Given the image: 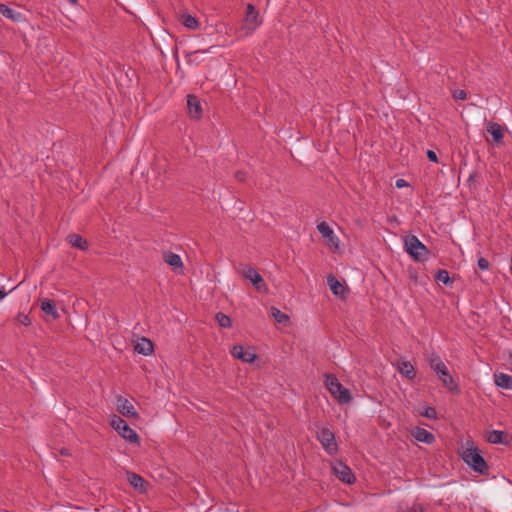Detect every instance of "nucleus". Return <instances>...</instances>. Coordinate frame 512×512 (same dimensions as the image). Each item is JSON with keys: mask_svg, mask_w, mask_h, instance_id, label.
Listing matches in <instances>:
<instances>
[{"mask_svg": "<svg viewBox=\"0 0 512 512\" xmlns=\"http://www.w3.org/2000/svg\"><path fill=\"white\" fill-rule=\"evenodd\" d=\"M489 261L484 258V257H480L477 261V266L479 267V269L481 270H488L489 268Z\"/></svg>", "mask_w": 512, "mask_h": 512, "instance_id": "473e14b6", "label": "nucleus"}, {"mask_svg": "<svg viewBox=\"0 0 512 512\" xmlns=\"http://www.w3.org/2000/svg\"><path fill=\"white\" fill-rule=\"evenodd\" d=\"M466 96H467L466 92L461 89H457L453 92V97L456 100H465Z\"/></svg>", "mask_w": 512, "mask_h": 512, "instance_id": "f704fd0d", "label": "nucleus"}, {"mask_svg": "<svg viewBox=\"0 0 512 512\" xmlns=\"http://www.w3.org/2000/svg\"><path fill=\"white\" fill-rule=\"evenodd\" d=\"M435 280L447 286H452L453 279L450 277L449 272L444 269H439L435 274Z\"/></svg>", "mask_w": 512, "mask_h": 512, "instance_id": "a878e982", "label": "nucleus"}, {"mask_svg": "<svg viewBox=\"0 0 512 512\" xmlns=\"http://www.w3.org/2000/svg\"><path fill=\"white\" fill-rule=\"evenodd\" d=\"M61 454H62V455H68V451H67V449H65V448H64V449H62V450H61Z\"/></svg>", "mask_w": 512, "mask_h": 512, "instance_id": "a19ab883", "label": "nucleus"}, {"mask_svg": "<svg viewBox=\"0 0 512 512\" xmlns=\"http://www.w3.org/2000/svg\"><path fill=\"white\" fill-rule=\"evenodd\" d=\"M231 354L234 358L240 359L245 363H252L257 357L252 348L248 347L245 349L242 345H234L232 347Z\"/></svg>", "mask_w": 512, "mask_h": 512, "instance_id": "9d476101", "label": "nucleus"}, {"mask_svg": "<svg viewBox=\"0 0 512 512\" xmlns=\"http://www.w3.org/2000/svg\"><path fill=\"white\" fill-rule=\"evenodd\" d=\"M187 109L190 118L200 119L202 116L201 103L197 96L189 94L187 95Z\"/></svg>", "mask_w": 512, "mask_h": 512, "instance_id": "f8f14e48", "label": "nucleus"}, {"mask_svg": "<svg viewBox=\"0 0 512 512\" xmlns=\"http://www.w3.org/2000/svg\"><path fill=\"white\" fill-rule=\"evenodd\" d=\"M164 262L171 266L175 271L183 268V262L178 254L169 252L164 254Z\"/></svg>", "mask_w": 512, "mask_h": 512, "instance_id": "412c9836", "label": "nucleus"}, {"mask_svg": "<svg viewBox=\"0 0 512 512\" xmlns=\"http://www.w3.org/2000/svg\"><path fill=\"white\" fill-rule=\"evenodd\" d=\"M110 425L117 433L130 443L139 444L140 438L135 430H133L128 423L121 417L114 415L110 421Z\"/></svg>", "mask_w": 512, "mask_h": 512, "instance_id": "39448f33", "label": "nucleus"}, {"mask_svg": "<svg viewBox=\"0 0 512 512\" xmlns=\"http://www.w3.org/2000/svg\"><path fill=\"white\" fill-rule=\"evenodd\" d=\"M67 241L71 246L78 248L82 251L87 250L89 247L88 241L82 236L75 233L69 234L67 236Z\"/></svg>", "mask_w": 512, "mask_h": 512, "instance_id": "6ab92c4d", "label": "nucleus"}, {"mask_svg": "<svg viewBox=\"0 0 512 512\" xmlns=\"http://www.w3.org/2000/svg\"><path fill=\"white\" fill-rule=\"evenodd\" d=\"M461 457L463 461L475 472L481 475L489 474V467L477 447H470L463 450Z\"/></svg>", "mask_w": 512, "mask_h": 512, "instance_id": "f03ea898", "label": "nucleus"}, {"mask_svg": "<svg viewBox=\"0 0 512 512\" xmlns=\"http://www.w3.org/2000/svg\"><path fill=\"white\" fill-rule=\"evenodd\" d=\"M258 12L255 10L254 5L248 4L246 7L245 20L249 24V27L255 29L257 26Z\"/></svg>", "mask_w": 512, "mask_h": 512, "instance_id": "393cba45", "label": "nucleus"}, {"mask_svg": "<svg viewBox=\"0 0 512 512\" xmlns=\"http://www.w3.org/2000/svg\"><path fill=\"white\" fill-rule=\"evenodd\" d=\"M327 283L335 296L341 298L345 297L344 294L347 292V288L342 283H340L334 275H329L327 277Z\"/></svg>", "mask_w": 512, "mask_h": 512, "instance_id": "f3484780", "label": "nucleus"}, {"mask_svg": "<svg viewBox=\"0 0 512 512\" xmlns=\"http://www.w3.org/2000/svg\"><path fill=\"white\" fill-rule=\"evenodd\" d=\"M486 439L491 444H502L508 446L512 442V434L506 431L492 430L487 433Z\"/></svg>", "mask_w": 512, "mask_h": 512, "instance_id": "9b49d317", "label": "nucleus"}, {"mask_svg": "<svg viewBox=\"0 0 512 512\" xmlns=\"http://www.w3.org/2000/svg\"><path fill=\"white\" fill-rule=\"evenodd\" d=\"M332 470L336 477L346 484H353L356 480L351 468L341 461H337Z\"/></svg>", "mask_w": 512, "mask_h": 512, "instance_id": "6e6552de", "label": "nucleus"}, {"mask_svg": "<svg viewBox=\"0 0 512 512\" xmlns=\"http://www.w3.org/2000/svg\"><path fill=\"white\" fill-rule=\"evenodd\" d=\"M398 512H425V509L420 503L414 502L411 505L401 503L398 506Z\"/></svg>", "mask_w": 512, "mask_h": 512, "instance_id": "cd10ccee", "label": "nucleus"}, {"mask_svg": "<svg viewBox=\"0 0 512 512\" xmlns=\"http://www.w3.org/2000/svg\"><path fill=\"white\" fill-rule=\"evenodd\" d=\"M511 272H512V254H511Z\"/></svg>", "mask_w": 512, "mask_h": 512, "instance_id": "79ce46f5", "label": "nucleus"}, {"mask_svg": "<svg viewBox=\"0 0 512 512\" xmlns=\"http://www.w3.org/2000/svg\"><path fill=\"white\" fill-rule=\"evenodd\" d=\"M495 385L502 389H512V376L506 373L494 375Z\"/></svg>", "mask_w": 512, "mask_h": 512, "instance_id": "4be33fe9", "label": "nucleus"}, {"mask_svg": "<svg viewBox=\"0 0 512 512\" xmlns=\"http://www.w3.org/2000/svg\"><path fill=\"white\" fill-rule=\"evenodd\" d=\"M6 295H7V293L4 291L3 288H1L0 289V300H2Z\"/></svg>", "mask_w": 512, "mask_h": 512, "instance_id": "58836bf2", "label": "nucleus"}, {"mask_svg": "<svg viewBox=\"0 0 512 512\" xmlns=\"http://www.w3.org/2000/svg\"><path fill=\"white\" fill-rule=\"evenodd\" d=\"M414 437L417 441L426 444H432L435 441V436L424 428H417Z\"/></svg>", "mask_w": 512, "mask_h": 512, "instance_id": "5701e85b", "label": "nucleus"}, {"mask_svg": "<svg viewBox=\"0 0 512 512\" xmlns=\"http://www.w3.org/2000/svg\"><path fill=\"white\" fill-rule=\"evenodd\" d=\"M234 176L238 182H244L247 179V173L243 170L237 171Z\"/></svg>", "mask_w": 512, "mask_h": 512, "instance_id": "c9c22d12", "label": "nucleus"}, {"mask_svg": "<svg viewBox=\"0 0 512 512\" xmlns=\"http://www.w3.org/2000/svg\"><path fill=\"white\" fill-rule=\"evenodd\" d=\"M215 319L221 328H230L232 326L231 318L222 312H218L215 315Z\"/></svg>", "mask_w": 512, "mask_h": 512, "instance_id": "c85d7f7f", "label": "nucleus"}, {"mask_svg": "<svg viewBox=\"0 0 512 512\" xmlns=\"http://www.w3.org/2000/svg\"><path fill=\"white\" fill-rule=\"evenodd\" d=\"M134 350L139 354L149 356L154 352V345L150 339L142 337L135 344Z\"/></svg>", "mask_w": 512, "mask_h": 512, "instance_id": "2eb2a0df", "label": "nucleus"}, {"mask_svg": "<svg viewBox=\"0 0 512 512\" xmlns=\"http://www.w3.org/2000/svg\"><path fill=\"white\" fill-rule=\"evenodd\" d=\"M127 480L129 484L136 490L143 492L146 487V481L135 472H127Z\"/></svg>", "mask_w": 512, "mask_h": 512, "instance_id": "a211bd4d", "label": "nucleus"}, {"mask_svg": "<svg viewBox=\"0 0 512 512\" xmlns=\"http://www.w3.org/2000/svg\"><path fill=\"white\" fill-rule=\"evenodd\" d=\"M41 310L52 319L56 320L60 317L55 302L49 298H43L39 300Z\"/></svg>", "mask_w": 512, "mask_h": 512, "instance_id": "dca6fc26", "label": "nucleus"}, {"mask_svg": "<svg viewBox=\"0 0 512 512\" xmlns=\"http://www.w3.org/2000/svg\"><path fill=\"white\" fill-rule=\"evenodd\" d=\"M431 369L438 375L442 384L447 387L451 392H459V387L454 381L453 377L448 371L447 366L442 361L439 355H432L429 361Z\"/></svg>", "mask_w": 512, "mask_h": 512, "instance_id": "f257e3e1", "label": "nucleus"}, {"mask_svg": "<svg viewBox=\"0 0 512 512\" xmlns=\"http://www.w3.org/2000/svg\"><path fill=\"white\" fill-rule=\"evenodd\" d=\"M325 385L339 403L348 404L352 400L350 391L339 382L336 376L327 374L325 376Z\"/></svg>", "mask_w": 512, "mask_h": 512, "instance_id": "20e7f679", "label": "nucleus"}, {"mask_svg": "<svg viewBox=\"0 0 512 512\" xmlns=\"http://www.w3.org/2000/svg\"><path fill=\"white\" fill-rule=\"evenodd\" d=\"M211 48H213V46H211L210 48H208V49H206V50H196V51H192V52L188 53V54L186 55L187 62H188L189 64H196V65H198V64L201 62V60H200V59H199V57H198V54H199V53H206V52H208Z\"/></svg>", "mask_w": 512, "mask_h": 512, "instance_id": "7c9ffc66", "label": "nucleus"}, {"mask_svg": "<svg viewBox=\"0 0 512 512\" xmlns=\"http://www.w3.org/2000/svg\"><path fill=\"white\" fill-rule=\"evenodd\" d=\"M0 13L12 20V21H20L22 19V14L18 11H15L14 9L8 7L7 5L3 4V3H0Z\"/></svg>", "mask_w": 512, "mask_h": 512, "instance_id": "b1692460", "label": "nucleus"}, {"mask_svg": "<svg viewBox=\"0 0 512 512\" xmlns=\"http://www.w3.org/2000/svg\"><path fill=\"white\" fill-rule=\"evenodd\" d=\"M404 245L407 254L415 261L423 262L428 259L429 249L415 235L406 236Z\"/></svg>", "mask_w": 512, "mask_h": 512, "instance_id": "7ed1b4c3", "label": "nucleus"}, {"mask_svg": "<svg viewBox=\"0 0 512 512\" xmlns=\"http://www.w3.org/2000/svg\"><path fill=\"white\" fill-rule=\"evenodd\" d=\"M421 415L426 418H429V419H436L437 412L434 407L428 406V407H425L423 412H421Z\"/></svg>", "mask_w": 512, "mask_h": 512, "instance_id": "2f4dec72", "label": "nucleus"}, {"mask_svg": "<svg viewBox=\"0 0 512 512\" xmlns=\"http://www.w3.org/2000/svg\"><path fill=\"white\" fill-rule=\"evenodd\" d=\"M426 155H427V158L429 159V161L434 162V163L438 162L437 154L433 150H428L426 152Z\"/></svg>", "mask_w": 512, "mask_h": 512, "instance_id": "e433bc0d", "label": "nucleus"}, {"mask_svg": "<svg viewBox=\"0 0 512 512\" xmlns=\"http://www.w3.org/2000/svg\"><path fill=\"white\" fill-rule=\"evenodd\" d=\"M68 2L72 5H77L78 4V0H68Z\"/></svg>", "mask_w": 512, "mask_h": 512, "instance_id": "ea45409f", "label": "nucleus"}, {"mask_svg": "<svg viewBox=\"0 0 512 512\" xmlns=\"http://www.w3.org/2000/svg\"><path fill=\"white\" fill-rule=\"evenodd\" d=\"M399 373L409 380H413L416 377V370L414 366L408 361H402L398 364Z\"/></svg>", "mask_w": 512, "mask_h": 512, "instance_id": "aec40b11", "label": "nucleus"}, {"mask_svg": "<svg viewBox=\"0 0 512 512\" xmlns=\"http://www.w3.org/2000/svg\"><path fill=\"white\" fill-rule=\"evenodd\" d=\"M117 411L125 417L138 418L139 414L134 408L133 404L123 396L116 397Z\"/></svg>", "mask_w": 512, "mask_h": 512, "instance_id": "1a4fd4ad", "label": "nucleus"}, {"mask_svg": "<svg viewBox=\"0 0 512 512\" xmlns=\"http://www.w3.org/2000/svg\"><path fill=\"white\" fill-rule=\"evenodd\" d=\"M271 314H272L274 320L277 323L285 324V323H287L289 321L288 315L283 313L282 311H280L277 308L272 307L271 308Z\"/></svg>", "mask_w": 512, "mask_h": 512, "instance_id": "c756f323", "label": "nucleus"}, {"mask_svg": "<svg viewBox=\"0 0 512 512\" xmlns=\"http://www.w3.org/2000/svg\"><path fill=\"white\" fill-rule=\"evenodd\" d=\"M181 23L190 30H196L199 27L198 20L190 14H183L181 16Z\"/></svg>", "mask_w": 512, "mask_h": 512, "instance_id": "bb28decb", "label": "nucleus"}, {"mask_svg": "<svg viewBox=\"0 0 512 512\" xmlns=\"http://www.w3.org/2000/svg\"><path fill=\"white\" fill-rule=\"evenodd\" d=\"M397 188H403L405 186H408V183L404 179H398L395 183Z\"/></svg>", "mask_w": 512, "mask_h": 512, "instance_id": "4c0bfd02", "label": "nucleus"}, {"mask_svg": "<svg viewBox=\"0 0 512 512\" xmlns=\"http://www.w3.org/2000/svg\"><path fill=\"white\" fill-rule=\"evenodd\" d=\"M17 318H18V321L25 326H28L31 324V319H30L29 315H27V314L19 313Z\"/></svg>", "mask_w": 512, "mask_h": 512, "instance_id": "72a5a7b5", "label": "nucleus"}, {"mask_svg": "<svg viewBox=\"0 0 512 512\" xmlns=\"http://www.w3.org/2000/svg\"><path fill=\"white\" fill-rule=\"evenodd\" d=\"M486 130L492 136L496 144L503 143L504 132L500 124L490 121L486 124Z\"/></svg>", "mask_w": 512, "mask_h": 512, "instance_id": "4468645a", "label": "nucleus"}, {"mask_svg": "<svg viewBox=\"0 0 512 512\" xmlns=\"http://www.w3.org/2000/svg\"><path fill=\"white\" fill-rule=\"evenodd\" d=\"M317 439L329 455H334L338 451L335 433L327 427H321L317 431Z\"/></svg>", "mask_w": 512, "mask_h": 512, "instance_id": "423d86ee", "label": "nucleus"}, {"mask_svg": "<svg viewBox=\"0 0 512 512\" xmlns=\"http://www.w3.org/2000/svg\"><path fill=\"white\" fill-rule=\"evenodd\" d=\"M239 273L245 278L251 281L254 288L259 292H266L267 285L262 278V276L258 273L256 269L249 265H243L241 269H239Z\"/></svg>", "mask_w": 512, "mask_h": 512, "instance_id": "0eeeda50", "label": "nucleus"}, {"mask_svg": "<svg viewBox=\"0 0 512 512\" xmlns=\"http://www.w3.org/2000/svg\"><path fill=\"white\" fill-rule=\"evenodd\" d=\"M317 230L331 246L338 247V238L335 236L334 231L326 222L323 221L319 223L317 225Z\"/></svg>", "mask_w": 512, "mask_h": 512, "instance_id": "ddd939ff", "label": "nucleus"}]
</instances>
